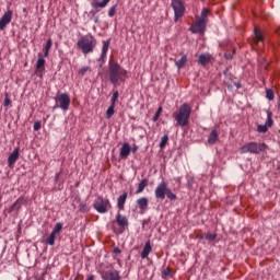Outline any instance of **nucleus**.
I'll list each match as a JSON object with an SVG mask.
<instances>
[{"instance_id":"nucleus-1","label":"nucleus","mask_w":280,"mask_h":280,"mask_svg":"<svg viewBox=\"0 0 280 280\" xmlns=\"http://www.w3.org/2000/svg\"><path fill=\"white\" fill-rule=\"evenodd\" d=\"M108 77L113 86L117 88L121 85V82H126V78H128V70L124 69L119 62L109 60Z\"/></svg>"},{"instance_id":"nucleus-2","label":"nucleus","mask_w":280,"mask_h":280,"mask_svg":"<svg viewBox=\"0 0 280 280\" xmlns=\"http://www.w3.org/2000/svg\"><path fill=\"white\" fill-rule=\"evenodd\" d=\"M173 117L177 121V126L185 128L189 124V117H191V106L187 103L182 104L179 109L173 114Z\"/></svg>"},{"instance_id":"nucleus-3","label":"nucleus","mask_w":280,"mask_h":280,"mask_svg":"<svg viewBox=\"0 0 280 280\" xmlns=\"http://www.w3.org/2000/svg\"><path fill=\"white\" fill-rule=\"evenodd\" d=\"M95 45H97V40L93 36L83 35L77 43V46L82 51V54H93L95 49Z\"/></svg>"},{"instance_id":"nucleus-4","label":"nucleus","mask_w":280,"mask_h":280,"mask_svg":"<svg viewBox=\"0 0 280 280\" xmlns=\"http://www.w3.org/2000/svg\"><path fill=\"white\" fill-rule=\"evenodd\" d=\"M155 198L156 200H163L166 196L168 200H176V194L172 192V189L167 186L165 180H162L155 188Z\"/></svg>"},{"instance_id":"nucleus-5","label":"nucleus","mask_w":280,"mask_h":280,"mask_svg":"<svg viewBox=\"0 0 280 280\" xmlns=\"http://www.w3.org/2000/svg\"><path fill=\"white\" fill-rule=\"evenodd\" d=\"M266 150H268L267 143L248 142L240 149V152L241 154H259L266 152Z\"/></svg>"},{"instance_id":"nucleus-6","label":"nucleus","mask_w":280,"mask_h":280,"mask_svg":"<svg viewBox=\"0 0 280 280\" xmlns=\"http://www.w3.org/2000/svg\"><path fill=\"white\" fill-rule=\"evenodd\" d=\"M55 106L54 108H61V110H69V106H71V97L67 93H59L55 97Z\"/></svg>"},{"instance_id":"nucleus-7","label":"nucleus","mask_w":280,"mask_h":280,"mask_svg":"<svg viewBox=\"0 0 280 280\" xmlns=\"http://www.w3.org/2000/svg\"><path fill=\"white\" fill-rule=\"evenodd\" d=\"M171 7L174 10V21L177 23L178 19L185 14V3H183V0H172Z\"/></svg>"},{"instance_id":"nucleus-8","label":"nucleus","mask_w":280,"mask_h":280,"mask_svg":"<svg viewBox=\"0 0 280 280\" xmlns=\"http://www.w3.org/2000/svg\"><path fill=\"white\" fill-rule=\"evenodd\" d=\"M108 207H110V201L103 197H98L94 202V209L98 213H106L108 211Z\"/></svg>"},{"instance_id":"nucleus-9","label":"nucleus","mask_w":280,"mask_h":280,"mask_svg":"<svg viewBox=\"0 0 280 280\" xmlns=\"http://www.w3.org/2000/svg\"><path fill=\"white\" fill-rule=\"evenodd\" d=\"M62 231V223H56L49 236L45 240V244L54 246L56 244V235Z\"/></svg>"},{"instance_id":"nucleus-10","label":"nucleus","mask_w":280,"mask_h":280,"mask_svg":"<svg viewBox=\"0 0 280 280\" xmlns=\"http://www.w3.org/2000/svg\"><path fill=\"white\" fill-rule=\"evenodd\" d=\"M275 121L272 120V112L267 110V120L265 125L257 126V132L266 135L268 132V128H272Z\"/></svg>"},{"instance_id":"nucleus-11","label":"nucleus","mask_w":280,"mask_h":280,"mask_svg":"<svg viewBox=\"0 0 280 280\" xmlns=\"http://www.w3.org/2000/svg\"><path fill=\"white\" fill-rule=\"evenodd\" d=\"M189 30L192 34H205L207 30V21L197 18L196 23L192 24Z\"/></svg>"},{"instance_id":"nucleus-12","label":"nucleus","mask_w":280,"mask_h":280,"mask_svg":"<svg viewBox=\"0 0 280 280\" xmlns=\"http://www.w3.org/2000/svg\"><path fill=\"white\" fill-rule=\"evenodd\" d=\"M12 23V10H8L0 19V30L3 32Z\"/></svg>"},{"instance_id":"nucleus-13","label":"nucleus","mask_w":280,"mask_h":280,"mask_svg":"<svg viewBox=\"0 0 280 280\" xmlns=\"http://www.w3.org/2000/svg\"><path fill=\"white\" fill-rule=\"evenodd\" d=\"M103 280H121V276H119V271H105L102 273Z\"/></svg>"},{"instance_id":"nucleus-14","label":"nucleus","mask_w":280,"mask_h":280,"mask_svg":"<svg viewBox=\"0 0 280 280\" xmlns=\"http://www.w3.org/2000/svg\"><path fill=\"white\" fill-rule=\"evenodd\" d=\"M116 223L118 224L119 228H121L122 231H126L128 226V218L121 215V213H118L116 215Z\"/></svg>"},{"instance_id":"nucleus-15","label":"nucleus","mask_w":280,"mask_h":280,"mask_svg":"<svg viewBox=\"0 0 280 280\" xmlns=\"http://www.w3.org/2000/svg\"><path fill=\"white\" fill-rule=\"evenodd\" d=\"M24 198L20 197L18 200L8 209V213H12L14 211H20L21 207H23Z\"/></svg>"},{"instance_id":"nucleus-16","label":"nucleus","mask_w":280,"mask_h":280,"mask_svg":"<svg viewBox=\"0 0 280 280\" xmlns=\"http://www.w3.org/2000/svg\"><path fill=\"white\" fill-rule=\"evenodd\" d=\"M130 151H131L130 143L125 142L120 148V153H119L120 159H126L127 156H129Z\"/></svg>"},{"instance_id":"nucleus-17","label":"nucleus","mask_w":280,"mask_h":280,"mask_svg":"<svg viewBox=\"0 0 280 280\" xmlns=\"http://www.w3.org/2000/svg\"><path fill=\"white\" fill-rule=\"evenodd\" d=\"M19 161V148H15L13 152L8 158L9 167H12L14 163Z\"/></svg>"},{"instance_id":"nucleus-18","label":"nucleus","mask_w":280,"mask_h":280,"mask_svg":"<svg viewBox=\"0 0 280 280\" xmlns=\"http://www.w3.org/2000/svg\"><path fill=\"white\" fill-rule=\"evenodd\" d=\"M218 139H220V136L218 135V130L217 129H212L209 137H208V143L209 145H213L215 144V142L218 141Z\"/></svg>"},{"instance_id":"nucleus-19","label":"nucleus","mask_w":280,"mask_h":280,"mask_svg":"<svg viewBox=\"0 0 280 280\" xmlns=\"http://www.w3.org/2000/svg\"><path fill=\"white\" fill-rule=\"evenodd\" d=\"M36 69H38V71H45V55H42L40 52L38 54L36 61Z\"/></svg>"},{"instance_id":"nucleus-20","label":"nucleus","mask_w":280,"mask_h":280,"mask_svg":"<svg viewBox=\"0 0 280 280\" xmlns=\"http://www.w3.org/2000/svg\"><path fill=\"white\" fill-rule=\"evenodd\" d=\"M150 253H152V245H150V242H147V243L144 244L143 249H142L141 258H142V259H148Z\"/></svg>"},{"instance_id":"nucleus-21","label":"nucleus","mask_w":280,"mask_h":280,"mask_svg":"<svg viewBox=\"0 0 280 280\" xmlns=\"http://www.w3.org/2000/svg\"><path fill=\"white\" fill-rule=\"evenodd\" d=\"M127 198H128V192H124L118 197V200H117L118 209L124 210V206L126 205Z\"/></svg>"},{"instance_id":"nucleus-22","label":"nucleus","mask_w":280,"mask_h":280,"mask_svg":"<svg viewBox=\"0 0 280 280\" xmlns=\"http://www.w3.org/2000/svg\"><path fill=\"white\" fill-rule=\"evenodd\" d=\"M137 205L141 211H145L148 209V198L142 197L137 199Z\"/></svg>"},{"instance_id":"nucleus-23","label":"nucleus","mask_w":280,"mask_h":280,"mask_svg":"<svg viewBox=\"0 0 280 280\" xmlns=\"http://www.w3.org/2000/svg\"><path fill=\"white\" fill-rule=\"evenodd\" d=\"M254 35H255V43H264V35L261 33V30H259L258 27L254 28Z\"/></svg>"},{"instance_id":"nucleus-24","label":"nucleus","mask_w":280,"mask_h":280,"mask_svg":"<svg viewBox=\"0 0 280 280\" xmlns=\"http://www.w3.org/2000/svg\"><path fill=\"white\" fill-rule=\"evenodd\" d=\"M110 3V0H103L101 2H96L95 0L91 3L92 8L97 10V8H106Z\"/></svg>"},{"instance_id":"nucleus-25","label":"nucleus","mask_w":280,"mask_h":280,"mask_svg":"<svg viewBox=\"0 0 280 280\" xmlns=\"http://www.w3.org/2000/svg\"><path fill=\"white\" fill-rule=\"evenodd\" d=\"M198 62L202 66L208 65V62H211V56L201 54L199 55Z\"/></svg>"},{"instance_id":"nucleus-26","label":"nucleus","mask_w":280,"mask_h":280,"mask_svg":"<svg viewBox=\"0 0 280 280\" xmlns=\"http://www.w3.org/2000/svg\"><path fill=\"white\" fill-rule=\"evenodd\" d=\"M108 47H110V39L103 42L101 58H106V54L108 52Z\"/></svg>"},{"instance_id":"nucleus-27","label":"nucleus","mask_w":280,"mask_h":280,"mask_svg":"<svg viewBox=\"0 0 280 280\" xmlns=\"http://www.w3.org/2000/svg\"><path fill=\"white\" fill-rule=\"evenodd\" d=\"M186 63H187V55H183L179 60L175 61V66L177 67V69H183V67H185Z\"/></svg>"},{"instance_id":"nucleus-28","label":"nucleus","mask_w":280,"mask_h":280,"mask_svg":"<svg viewBox=\"0 0 280 280\" xmlns=\"http://www.w3.org/2000/svg\"><path fill=\"white\" fill-rule=\"evenodd\" d=\"M145 187H148V179L144 178L138 184V189L136 190V194H142Z\"/></svg>"},{"instance_id":"nucleus-29","label":"nucleus","mask_w":280,"mask_h":280,"mask_svg":"<svg viewBox=\"0 0 280 280\" xmlns=\"http://www.w3.org/2000/svg\"><path fill=\"white\" fill-rule=\"evenodd\" d=\"M51 45H54V42H51V39H48L44 48V58H47V56H49V49H51Z\"/></svg>"},{"instance_id":"nucleus-30","label":"nucleus","mask_w":280,"mask_h":280,"mask_svg":"<svg viewBox=\"0 0 280 280\" xmlns=\"http://www.w3.org/2000/svg\"><path fill=\"white\" fill-rule=\"evenodd\" d=\"M115 115V105L110 104V106L106 110V119H110Z\"/></svg>"},{"instance_id":"nucleus-31","label":"nucleus","mask_w":280,"mask_h":280,"mask_svg":"<svg viewBox=\"0 0 280 280\" xmlns=\"http://www.w3.org/2000/svg\"><path fill=\"white\" fill-rule=\"evenodd\" d=\"M207 16H209V9H202L201 10V15L197 19H199V21H206L207 22Z\"/></svg>"},{"instance_id":"nucleus-32","label":"nucleus","mask_w":280,"mask_h":280,"mask_svg":"<svg viewBox=\"0 0 280 280\" xmlns=\"http://www.w3.org/2000/svg\"><path fill=\"white\" fill-rule=\"evenodd\" d=\"M118 98H119V91H114L113 96L110 98V104L115 106V104H117Z\"/></svg>"},{"instance_id":"nucleus-33","label":"nucleus","mask_w":280,"mask_h":280,"mask_svg":"<svg viewBox=\"0 0 280 280\" xmlns=\"http://www.w3.org/2000/svg\"><path fill=\"white\" fill-rule=\"evenodd\" d=\"M115 12H117V4H114V5H112V7L109 8V10H108V16H109L110 19H113V16H115Z\"/></svg>"},{"instance_id":"nucleus-34","label":"nucleus","mask_w":280,"mask_h":280,"mask_svg":"<svg viewBox=\"0 0 280 280\" xmlns=\"http://www.w3.org/2000/svg\"><path fill=\"white\" fill-rule=\"evenodd\" d=\"M266 97H267V100H275V91H272L271 89H267Z\"/></svg>"},{"instance_id":"nucleus-35","label":"nucleus","mask_w":280,"mask_h":280,"mask_svg":"<svg viewBox=\"0 0 280 280\" xmlns=\"http://www.w3.org/2000/svg\"><path fill=\"white\" fill-rule=\"evenodd\" d=\"M168 139H170V137H167V135L162 137L161 142H160V148L161 149L165 148V145L167 144Z\"/></svg>"},{"instance_id":"nucleus-36","label":"nucleus","mask_w":280,"mask_h":280,"mask_svg":"<svg viewBox=\"0 0 280 280\" xmlns=\"http://www.w3.org/2000/svg\"><path fill=\"white\" fill-rule=\"evenodd\" d=\"M162 110H163V107H159V108H158L156 113L154 114V116H153V118H152L153 121H159V117H161Z\"/></svg>"},{"instance_id":"nucleus-37","label":"nucleus","mask_w":280,"mask_h":280,"mask_svg":"<svg viewBox=\"0 0 280 280\" xmlns=\"http://www.w3.org/2000/svg\"><path fill=\"white\" fill-rule=\"evenodd\" d=\"M81 213H86L89 211V206L86 203H80Z\"/></svg>"},{"instance_id":"nucleus-38","label":"nucleus","mask_w":280,"mask_h":280,"mask_svg":"<svg viewBox=\"0 0 280 280\" xmlns=\"http://www.w3.org/2000/svg\"><path fill=\"white\" fill-rule=\"evenodd\" d=\"M215 237H218L217 234H212V233H208L206 235V240H209V242H213V240H215Z\"/></svg>"},{"instance_id":"nucleus-39","label":"nucleus","mask_w":280,"mask_h":280,"mask_svg":"<svg viewBox=\"0 0 280 280\" xmlns=\"http://www.w3.org/2000/svg\"><path fill=\"white\" fill-rule=\"evenodd\" d=\"M40 128H42L40 121H35V122H34V126H33V129H34L35 131H38V130H40Z\"/></svg>"},{"instance_id":"nucleus-40","label":"nucleus","mask_w":280,"mask_h":280,"mask_svg":"<svg viewBox=\"0 0 280 280\" xmlns=\"http://www.w3.org/2000/svg\"><path fill=\"white\" fill-rule=\"evenodd\" d=\"M10 104H12V101L10 100V97L8 96V94H5V97H4V106L8 107Z\"/></svg>"},{"instance_id":"nucleus-41","label":"nucleus","mask_w":280,"mask_h":280,"mask_svg":"<svg viewBox=\"0 0 280 280\" xmlns=\"http://www.w3.org/2000/svg\"><path fill=\"white\" fill-rule=\"evenodd\" d=\"M89 67H83V68H81L80 70H79V74L80 75H84L85 73H86V71H89Z\"/></svg>"},{"instance_id":"nucleus-42","label":"nucleus","mask_w":280,"mask_h":280,"mask_svg":"<svg viewBox=\"0 0 280 280\" xmlns=\"http://www.w3.org/2000/svg\"><path fill=\"white\" fill-rule=\"evenodd\" d=\"M165 277H172V271L170 269L164 270Z\"/></svg>"},{"instance_id":"nucleus-43","label":"nucleus","mask_w":280,"mask_h":280,"mask_svg":"<svg viewBox=\"0 0 280 280\" xmlns=\"http://www.w3.org/2000/svg\"><path fill=\"white\" fill-rule=\"evenodd\" d=\"M91 19H92V21H94V23H100V16L94 15Z\"/></svg>"},{"instance_id":"nucleus-44","label":"nucleus","mask_w":280,"mask_h":280,"mask_svg":"<svg viewBox=\"0 0 280 280\" xmlns=\"http://www.w3.org/2000/svg\"><path fill=\"white\" fill-rule=\"evenodd\" d=\"M114 253H115V255H119V254H121V249H119V247H115Z\"/></svg>"},{"instance_id":"nucleus-45","label":"nucleus","mask_w":280,"mask_h":280,"mask_svg":"<svg viewBox=\"0 0 280 280\" xmlns=\"http://www.w3.org/2000/svg\"><path fill=\"white\" fill-rule=\"evenodd\" d=\"M58 180H60V173H57L55 175V183H58Z\"/></svg>"},{"instance_id":"nucleus-46","label":"nucleus","mask_w":280,"mask_h":280,"mask_svg":"<svg viewBox=\"0 0 280 280\" xmlns=\"http://www.w3.org/2000/svg\"><path fill=\"white\" fill-rule=\"evenodd\" d=\"M139 150V147H137V144H135L133 147H132V149H131V152H137Z\"/></svg>"},{"instance_id":"nucleus-47","label":"nucleus","mask_w":280,"mask_h":280,"mask_svg":"<svg viewBox=\"0 0 280 280\" xmlns=\"http://www.w3.org/2000/svg\"><path fill=\"white\" fill-rule=\"evenodd\" d=\"M90 14H91V16H96L97 11H95V10H91V11H90Z\"/></svg>"},{"instance_id":"nucleus-48","label":"nucleus","mask_w":280,"mask_h":280,"mask_svg":"<svg viewBox=\"0 0 280 280\" xmlns=\"http://www.w3.org/2000/svg\"><path fill=\"white\" fill-rule=\"evenodd\" d=\"M234 86H236V89H242V84L240 82H235Z\"/></svg>"},{"instance_id":"nucleus-49","label":"nucleus","mask_w":280,"mask_h":280,"mask_svg":"<svg viewBox=\"0 0 280 280\" xmlns=\"http://www.w3.org/2000/svg\"><path fill=\"white\" fill-rule=\"evenodd\" d=\"M225 58H226V60H231V58H233V56H231V54H225Z\"/></svg>"},{"instance_id":"nucleus-50","label":"nucleus","mask_w":280,"mask_h":280,"mask_svg":"<svg viewBox=\"0 0 280 280\" xmlns=\"http://www.w3.org/2000/svg\"><path fill=\"white\" fill-rule=\"evenodd\" d=\"M88 280H94V277H93V276H90V277L88 278Z\"/></svg>"},{"instance_id":"nucleus-51","label":"nucleus","mask_w":280,"mask_h":280,"mask_svg":"<svg viewBox=\"0 0 280 280\" xmlns=\"http://www.w3.org/2000/svg\"><path fill=\"white\" fill-rule=\"evenodd\" d=\"M228 89H233V85H228Z\"/></svg>"}]
</instances>
